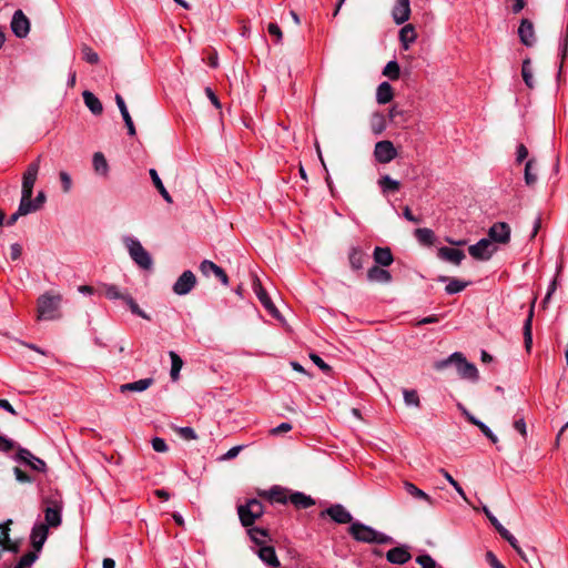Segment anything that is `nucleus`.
Wrapping results in <instances>:
<instances>
[{"label":"nucleus","instance_id":"nucleus-1","mask_svg":"<svg viewBox=\"0 0 568 568\" xmlns=\"http://www.w3.org/2000/svg\"><path fill=\"white\" fill-rule=\"evenodd\" d=\"M348 534L358 542L387 545L393 544L390 536L375 530L373 527L355 520L348 527Z\"/></svg>","mask_w":568,"mask_h":568},{"label":"nucleus","instance_id":"nucleus-2","mask_svg":"<svg viewBox=\"0 0 568 568\" xmlns=\"http://www.w3.org/2000/svg\"><path fill=\"white\" fill-rule=\"evenodd\" d=\"M449 365L456 366V369L462 378L469 381L478 379L477 367L474 364L467 362L466 357L462 353L455 352L449 357L442 361H437L434 364V367L437 371H443L447 368Z\"/></svg>","mask_w":568,"mask_h":568},{"label":"nucleus","instance_id":"nucleus-3","mask_svg":"<svg viewBox=\"0 0 568 568\" xmlns=\"http://www.w3.org/2000/svg\"><path fill=\"white\" fill-rule=\"evenodd\" d=\"M61 295H53L44 293L38 298V320L39 321H53L61 317L60 305Z\"/></svg>","mask_w":568,"mask_h":568},{"label":"nucleus","instance_id":"nucleus-4","mask_svg":"<svg viewBox=\"0 0 568 568\" xmlns=\"http://www.w3.org/2000/svg\"><path fill=\"white\" fill-rule=\"evenodd\" d=\"M237 514L242 526L248 528L263 516L264 506L258 499L252 498L244 505L237 506Z\"/></svg>","mask_w":568,"mask_h":568},{"label":"nucleus","instance_id":"nucleus-5","mask_svg":"<svg viewBox=\"0 0 568 568\" xmlns=\"http://www.w3.org/2000/svg\"><path fill=\"white\" fill-rule=\"evenodd\" d=\"M124 244L128 252L134 263L143 270H150L153 265V261L149 252L142 246L139 240L126 236L124 237Z\"/></svg>","mask_w":568,"mask_h":568},{"label":"nucleus","instance_id":"nucleus-6","mask_svg":"<svg viewBox=\"0 0 568 568\" xmlns=\"http://www.w3.org/2000/svg\"><path fill=\"white\" fill-rule=\"evenodd\" d=\"M374 156L378 163L386 164L397 156V150L393 142L383 140L375 144Z\"/></svg>","mask_w":568,"mask_h":568},{"label":"nucleus","instance_id":"nucleus-7","mask_svg":"<svg viewBox=\"0 0 568 568\" xmlns=\"http://www.w3.org/2000/svg\"><path fill=\"white\" fill-rule=\"evenodd\" d=\"M496 251V247L488 239H481L476 244L470 245L468 247V252L470 256H473L476 260L486 261L491 257L494 252Z\"/></svg>","mask_w":568,"mask_h":568},{"label":"nucleus","instance_id":"nucleus-8","mask_svg":"<svg viewBox=\"0 0 568 568\" xmlns=\"http://www.w3.org/2000/svg\"><path fill=\"white\" fill-rule=\"evenodd\" d=\"M196 285V277L192 271H184L173 285V292L176 295L189 294Z\"/></svg>","mask_w":568,"mask_h":568},{"label":"nucleus","instance_id":"nucleus-9","mask_svg":"<svg viewBox=\"0 0 568 568\" xmlns=\"http://www.w3.org/2000/svg\"><path fill=\"white\" fill-rule=\"evenodd\" d=\"M40 169V156L30 163L22 176V190L21 193L33 194V186L38 178Z\"/></svg>","mask_w":568,"mask_h":568},{"label":"nucleus","instance_id":"nucleus-10","mask_svg":"<svg viewBox=\"0 0 568 568\" xmlns=\"http://www.w3.org/2000/svg\"><path fill=\"white\" fill-rule=\"evenodd\" d=\"M327 515L337 524H351L354 523L351 513L341 504L332 505L321 513V516Z\"/></svg>","mask_w":568,"mask_h":568},{"label":"nucleus","instance_id":"nucleus-11","mask_svg":"<svg viewBox=\"0 0 568 568\" xmlns=\"http://www.w3.org/2000/svg\"><path fill=\"white\" fill-rule=\"evenodd\" d=\"M11 30L18 38H26L30 31V21L22 12L17 10L11 20Z\"/></svg>","mask_w":568,"mask_h":568},{"label":"nucleus","instance_id":"nucleus-12","mask_svg":"<svg viewBox=\"0 0 568 568\" xmlns=\"http://www.w3.org/2000/svg\"><path fill=\"white\" fill-rule=\"evenodd\" d=\"M253 291L255 295L257 296L261 304L264 306V308L272 315H276L278 313L276 306L272 302L271 297L268 296L266 290L263 287L261 281L255 277L253 281Z\"/></svg>","mask_w":568,"mask_h":568},{"label":"nucleus","instance_id":"nucleus-13","mask_svg":"<svg viewBox=\"0 0 568 568\" xmlns=\"http://www.w3.org/2000/svg\"><path fill=\"white\" fill-rule=\"evenodd\" d=\"M488 236V240H490L491 243L495 242L505 244L510 239V227L507 223L497 222L490 226Z\"/></svg>","mask_w":568,"mask_h":568},{"label":"nucleus","instance_id":"nucleus-14","mask_svg":"<svg viewBox=\"0 0 568 568\" xmlns=\"http://www.w3.org/2000/svg\"><path fill=\"white\" fill-rule=\"evenodd\" d=\"M392 16L396 24L405 23L410 17L409 0H396L392 10Z\"/></svg>","mask_w":568,"mask_h":568},{"label":"nucleus","instance_id":"nucleus-15","mask_svg":"<svg viewBox=\"0 0 568 568\" xmlns=\"http://www.w3.org/2000/svg\"><path fill=\"white\" fill-rule=\"evenodd\" d=\"M520 41L526 47H532L536 43L534 24L528 19H523L518 28Z\"/></svg>","mask_w":568,"mask_h":568},{"label":"nucleus","instance_id":"nucleus-16","mask_svg":"<svg viewBox=\"0 0 568 568\" xmlns=\"http://www.w3.org/2000/svg\"><path fill=\"white\" fill-rule=\"evenodd\" d=\"M200 271L204 276H210L211 274L215 275L223 285L229 284V276L226 275L224 270L216 265L215 263H213L212 261L204 260L200 264Z\"/></svg>","mask_w":568,"mask_h":568},{"label":"nucleus","instance_id":"nucleus-17","mask_svg":"<svg viewBox=\"0 0 568 568\" xmlns=\"http://www.w3.org/2000/svg\"><path fill=\"white\" fill-rule=\"evenodd\" d=\"M412 558L406 546L394 547L386 552V559L394 565H404Z\"/></svg>","mask_w":568,"mask_h":568},{"label":"nucleus","instance_id":"nucleus-18","mask_svg":"<svg viewBox=\"0 0 568 568\" xmlns=\"http://www.w3.org/2000/svg\"><path fill=\"white\" fill-rule=\"evenodd\" d=\"M48 538V527L44 524H37L33 526L31 531V544L36 551L42 549L43 544Z\"/></svg>","mask_w":568,"mask_h":568},{"label":"nucleus","instance_id":"nucleus-19","mask_svg":"<svg viewBox=\"0 0 568 568\" xmlns=\"http://www.w3.org/2000/svg\"><path fill=\"white\" fill-rule=\"evenodd\" d=\"M437 256L443 261L459 265L465 258V253L458 248L443 246L438 248Z\"/></svg>","mask_w":568,"mask_h":568},{"label":"nucleus","instance_id":"nucleus-20","mask_svg":"<svg viewBox=\"0 0 568 568\" xmlns=\"http://www.w3.org/2000/svg\"><path fill=\"white\" fill-rule=\"evenodd\" d=\"M18 457L20 460L26 463L28 466H30L34 470L43 473L47 469L45 463L42 459L32 455L28 449L21 448L18 452Z\"/></svg>","mask_w":568,"mask_h":568},{"label":"nucleus","instance_id":"nucleus-21","mask_svg":"<svg viewBox=\"0 0 568 568\" xmlns=\"http://www.w3.org/2000/svg\"><path fill=\"white\" fill-rule=\"evenodd\" d=\"M367 260V254L358 246H353L348 252V263L353 271H361Z\"/></svg>","mask_w":568,"mask_h":568},{"label":"nucleus","instance_id":"nucleus-22","mask_svg":"<svg viewBox=\"0 0 568 568\" xmlns=\"http://www.w3.org/2000/svg\"><path fill=\"white\" fill-rule=\"evenodd\" d=\"M367 280L374 283L388 284L392 282V274L378 265L372 266L367 271Z\"/></svg>","mask_w":568,"mask_h":568},{"label":"nucleus","instance_id":"nucleus-23","mask_svg":"<svg viewBox=\"0 0 568 568\" xmlns=\"http://www.w3.org/2000/svg\"><path fill=\"white\" fill-rule=\"evenodd\" d=\"M258 558L271 568H278L280 560L276 556L275 549L272 546H262L257 550Z\"/></svg>","mask_w":568,"mask_h":568},{"label":"nucleus","instance_id":"nucleus-24","mask_svg":"<svg viewBox=\"0 0 568 568\" xmlns=\"http://www.w3.org/2000/svg\"><path fill=\"white\" fill-rule=\"evenodd\" d=\"M115 102L121 112V115H122L125 126L128 129L129 135H131V136L135 135V133H136L135 126H134L132 118L128 111L124 99L120 94H115Z\"/></svg>","mask_w":568,"mask_h":568},{"label":"nucleus","instance_id":"nucleus-25","mask_svg":"<svg viewBox=\"0 0 568 568\" xmlns=\"http://www.w3.org/2000/svg\"><path fill=\"white\" fill-rule=\"evenodd\" d=\"M373 258L377 265L383 267L389 266L394 262L389 247L376 246L373 252Z\"/></svg>","mask_w":568,"mask_h":568},{"label":"nucleus","instance_id":"nucleus-26","mask_svg":"<svg viewBox=\"0 0 568 568\" xmlns=\"http://www.w3.org/2000/svg\"><path fill=\"white\" fill-rule=\"evenodd\" d=\"M288 501L298 509H306L315 504L314 499L311 496H307L300 491L291 494L288 497Z\"/></svg>","mask_w":568,"mask_h":568},{"label":"nucleus","instance_id":"nucleus-27","mask_svg":"<svg viewBox=\"0 0 568 568\" xmlns=\"http://www.w3.org/2000/svg\"><path fill=\"white\" fill-rule=\"evenodd\" d=\"M153 378H143V379H139V381H135V382H132V383H126V384H122L120 386V390L122 393H125V392H144L152 384H153Z\"/></svg>","mask_w":568,"mask_h":568},{"label":"nucleus","instance_id":"nucleus-28","mask_svg":"<svg viewBox=\"0 0 568 568\" xmlns=\"http://www.w3.org/2000/svg\"><path fill=\"white\" fill-rule=\"evenodd\" d=\"M44 519L47 527H58L61 525V508L58 506L47 507L44 509Z\"/></svg>","mask_w":568,"mask_h":568},{"label":"nucleus","instance_id":"nucleus-29","mask_svg":"<svg viewBox=\"0 0 568 568\" xmlns=\"http://www.w3.org/2000/svg\"><path fill=\"white\" fill-rule=\"evenodd\" d=\"M93 170L94 172L103 178H106L109 174V164L105 156L101 152H95L92 159Z\"/></svg>","mask_w":568,"mask_h":568},{"label":"nucleus","instance_id":"nucleus-30","mask_svg":"<svg viewBox=\"0 0 568 568\" xmlns=\"http://www.w3.org/2000/svg\"><path fill=\"white\" fill-rule=\"evenodd\" d=\"M84 104L95 115H99L103 111L101 101L90 91L82 93Z\"/></svg>","mask_w":568,"mask_h":568},{"label":"nucleus","instance_id":"nucleus-31","mask_svg":"<svg viewBox=\"0 0 568 568\" xmlns=\"http://www.w3.org/2000/svg\"><path fill=\"white\" fill-rule=\"evenodd\" d=\"M525 183L527 186H534L538 180L537 163L530 159L525 164L524 173Z\"/></svg>","mask_w":568,"mask_h":568},{"label":"nucleus","instance_id":"nucleus-32","mask_svg":"<svg viewBox=\"0 0 568 568\" xmlns=\"http://www.w3.org/2000/svg\"><path fill=\"white\" fill-rule=\"evenodd\" d=\"M404 488L408 495H410L415 499H420L426 501L428 505H433L434 500L433 498L426 494L424 490L419 489L417 486H415L413 483L405 481Z\"/></svg>","mask_w":568,"mask_h":568},{"label":"nucleus","instance_id":"nucleus-33","mask_svg":"<svg viewBox=\"0 0 568 568\" xmlns=\"http://www.w3.org/2000/svg\"><path fill=\"white\" fill-rule=\"evenodd\" d=\"M394 97L393 88L388 82H382L377 87L376 100L379 104H386L392 101Z\"/></svg>","mask_w":568,"mask_h":568},{"label":"nucleus","instance_id":"nucleus-34","mask_svg":"<svg viewBox=\"0 0 568 568\" xmlns=\"http://www.w3.org/2000/svg\"><path fill=\"white\" fill-rule=\"evenodd\" d=\"M534 306L535 302H532L528 316L524 323V339H525V347L527 351H530L531 344H532V333H531V325H532V316H534Z\"/></svg>","mask_w":568,"mask_h":568},{"label":"nucleus","instance_id":"nucleus-35","mask_svg":"<svg viewBox=\"0 0 568 568\" xmlns=\"http://www.w3.org/2000/svg\"><path fill=\"white\" fill-rule=\"evenodd\" d=\"M37 205H34V202L32 200V194L28 193H21V200L18 207V213L22 214L23 216L27 214H30L32 212H36Z\"/></svg>","mask_w":568,"mask_h":568},{"label":"nucleus","instance_id":"nucleus-36","mask_svg":"<svg viewBox=\"0 0 568 568\" xmlns=\"http://www.w3.org/2000/svg\"><path fill=\"white\" fill-rule=\"evenodd\" d=\"M149 174L151 176V180H152L154 186L156 187L159 193L162 195L164 201L168 202V203H172L173 200H172L171 195L169 194V192L166 191L164 184L162 183V180L160 179L156 170L155 169H150L149 170Z\"/></svg>","mask_w":568,"mask_h":568},{"label":"nucleus","instance_id":"nucleus-37","mask_svg":"<svg viewBox=\"0 0 568 568\" xmlns=\"http://www.w3.org/2000/svg\"><path fill=\"white\" fill-rule=\"evenodd\" d=\"M399 40L404 49H408L409 44L416 40V32L412 24H406L400 29Z\"/></svg>","mask_w":568,"mask_h":568},{"label":"nucleus","instance_id":"nucleus-38","mask_svg":"<svg viewBox=\"0 0 568 568\" xmlns=\"http://www.w3.org/2000/svg\"><path fill=\"white\" fill-rule=\"evenodd\" d=\"M414 234L420 244L427 245V246H430L434 244L435 233L430 229H427V227L416 229Z\"/></svg>","mask_w":568,"mask_h":568},{"label":"nucleus","instance_id":"nucleus-39","mask_svg":"<svg viewBox=\"0 0 568 568\" xmlns=\"http://www.w3.org/2000/svg\"><path fill=\"white\" fill-rule=\"evenodd\" d=\"M170 355V358H171V372H170V375H171V378L173 382H176L180 377V371L183 366V361L182 358L173 351H171L169 353Z\"/></svg>","mask_w":568,"mask_h":568},{"label":"nucleus","instance_id":"nucleus-40","mask_svg":"<svg viewBox=\"0 0 568 568\" xmlns=\"http://www.w3.org/2000/svg\"><path fill=\"white\" fill-rule=\"evenodd\" d=\"M247 534L255 545L260 547L265 546L263 538L268 536V531L266 529L258 527H248Z\"/></svg>","mask_w":568,"mask_h":568},{"label":"nucleus","instance_id":"nucleus-41","mask_svg":"<svg viewBox=\"0 0 568 568\" xmlns=\"http://www.w3.org/2000/svg\"><path fill=\"white\" fill-rule=\"evenodd\" d=\"M378 185L384 193L397 192L400 187V183L397 180L392 179L389 175H384L379 179Z\"/></svg>","mask_w":568,"mask_h":568},{"label":"nucleus","instance_id":"nucleus-42","mask_svg":"<svg viewBox=\"0 0 568 568\" xmlns=\"http://www.w3.org/2000/svg\"><path fill=\"white\" fill-rule=\"evenodd\" d=\"M521 75H523V80H524L525 84L529 89H532L535 87V82H534V75H532V69H531V61H530V59H525L523 61Z\"/></svg>","mask_w":568,"mask_h":568},{"label":"nucleus","instance_id":"nucleus-43","mask_svg":"<svg viewBox=\"0 0 568 568\" xmlns=\"http://www.w3.org/2000/svg\"><path fill=\"white\" fill-rule=\"evenodd\" d=\"M103 290L105 297L109 300H122L124 302L125 296L129 295L126 292H121L120 288L114 284H104Z\"/></svg>","mask_w":568,"mask_h":568},{"label":"nucleus","instance_id":"nucleus-44","mask_svg":"<svg viewBox=\"0 0 568 568\" xmlns=\"http://www.w3.org/2000/svg\"><path fill=\"white\" fill-rule=\"evenodd\" d=\"M468 284H469L468 282H463L460 280L453 278L446 285L445 291L449 295L457 294V293L464 291L468 286Z\"/></svg>","mask_w":568,"mask_h":568},{"label":"nucleus","instance_id":"nucleus-45","mask_svg":"<svg viewBox=\"0 0 568 568\" xmlns=\"http://www.w3.org/2000/svg\"><path fill=\"white\" fill-rule=\"evenodd\" d=\"M399 64L396 61H389L383 70V74L388 77L390 80H397L399 78Z\"/></svg>","mask_w":568,"mask_h":568},{"label":"nucleus","instance_id":"nucleus-46","mask_svg":"<svg viewBox=\"0 0 568 568\" xmlns=\"http://www.w3.org/2000/svg\"><path fill=\"white\" fill-rule=\"evenodd\" d=\"M125 304L129 306L130 311L134 314V315H138L144 320H150V316L140 308V306L136 304V302L134 301V298L129 294L128 296H125V300H124Z\"/></svg>","mask_w":568,"mask_h":568},{"label":"nucleus","instance_id":"nucleus-47","mask_svg":"<svg viewBox=\"0 0 568 568\" xmlns=\"http://www.w3.org/2000/svg\"><path fill=\"white\" fill-rule=\"evenodd\" d=\"M372 131L378 135L386 129L385 119L382 114H374L371 121Z\"/></svg>","mask_w":568,"mask_h":568},{"label":"nucleus","instance_id":"nucleus-48","mask_svg":"<svg viewBox=\"0 0 568 568\" xmlns=\"http://www.w3.org/2000/svg\"><path fill=\"white\" fill-rule=\"evenodd\" d=\"M404 402L407 406L419 407L420 400L417 392L415 389H404Z\"/></svg>","mask_w":568,"mask_h":568},{"label":"nucleus","instance_id":"nucleus-49","mask_svg":"<svg viewBox=\"0 0 568 568\" xmlns=\"http://www.w3.org/2000/svg\"><path fill=\"white\" fill-rule=\"evenodd\" d=\"M172 428L181 438H183L185 440H194L197 438V435L192 427L173 426Z\"/></svg>","mask_w":568,"mask_h":568},{"label":"nucleus","instance_id":"nucleus-50","mask_svg":"<svg viewBox=\"0 0 568 568\" xmlns=\"http://www.w3.org/2000/svg\"><path fill=\"white\" fill-rule=\"evenodd\" d=\"M416 562L420 565L422 568H443L437 565L430 555L427 554L416 557Z\"/></svg>","mask_w":568,"mask_h":568},{"label":"nucleus","instance_id":"nucleus-51","mask_svg":"<svg viewBox=\"0 0 568 568\" xmlns=\"http://www.w3.org/2000/svg\"><path fill=\"white\" fill-rule=\"evenodd\" d=\"M38 559V555L33 551L24 554L14 568H28Z\"/></svg>","mask_w":568,"mask_h":568},{"label":"nucleus","instance_id":"nucleus-52","mask_svg":"<svg viewBox=\"0 0 568 568\" xmlns=\"http://www.w3.org/2000/svg\"><path fill=\"white\" fill-rule=\"evenodd\" d=\"M83 59L90 64H97L99 62V55L90 47H82Z\"/></svg>","mask_w":568,"mask_h":568},{"label":"nucleus","instance_id":"nucleus-53","mask_svg":"<svg viewBox=\"0 0 568 568\" xmlns=\"http://www.w3.org/2000/svg\"><path fill=\"white\" fill-rule=\"evenodd\" d=\"M59 178H60V181H61V184H62V191L64 193H69L71 191V187H72V180H71V176L68 172L65 171H61L59 173Z\"/></svg>","mask_w":568,"mask_h":568},{"label":"nucleus","instance_id":"nucleus-54","mask_svg":"<svg viewBox=\"0 0 568 568\" xmlns=\"http://www.w3.org/2000/svg\"><path fill=\"white\" fill-rule=\"evenodd\" d=\"M498 532L499 535L509 542V545L513 547V548H517V544H518V540L515 538V536L513 534L509 532V530H507L504 526L503 527H498Z\"/></svg>","mask_w":568,"mask_h":568},{"label":"nucleus","instance_id":"nucleus-55","mask_svg":"<svg viewBox=\"0 0 568 568\" xmlns=\"http://www.w3.org/2000/svg\"><path fill=\"white\" fill-rule=\"evenodd\" d=\"M310 358L312 359V362L324 373H328L331 372V366L328 364H326L321 356H318L317 354H314L312 353L310 355Z\"/></svg>","mask_w":568,"mask_h":568},{"label":"nucleus","instance_id":"nucleus-56","mask_svg":"<svg viewBox=\"0 0 568 568\" xmlns=\"http://www.w3.org/2000/svg\"><path fill=\"white\" fill-rule=\"evenodd\" d=\"M12 524V520L9 519L3 526L0 525V546L2 547L6 542H9V525Z\"/></svg>","mask_w":568,"mask_h":568},{"label":"nucleus","instance_id":"nucleus-57","mask_svg":"<svg viewBox=\"0 0 568 568\" xmlns=\"http://www.w3.org/2000/svg\"><path fill=\"white\" fill-rule=\"evenodd\" d=\"M152 447L158 453H165L168 452L169 447L163 438L154 437L152 439Z\"/></svg>","mask_w":568,"mask_h":568},{"label":"nucleus","instance_id":"nucleus-58","mask_svg":"<svg viewBox=\"0 0 568 568\" xmlns=\"http://www.w3.org/2000/svg\"><path fill=\"white\" fill-rule=\"evenodd\" d=\"M556 288H557V280H556V278H554V280L551 281V283H550L549 287H548V291H547V294H546L545 298H544V300H542V302H541V306H542V308H546V307H547V305H548V303H549V301H550V298H551L552 294L555 293Z\"/></svg>","mask_w":568,"mask_h":568},{"label":"nucleus","instance_id":"nucleus-59","mask_svg":"<svg viewBox=\"0 0 568 568\" xmlns=\"http://www.w3.org/2000/svg\"><path fill=\"white\" fill-rule=\"evenodd\" d=\"M486 560L491 566V568H506L495 556L493 551L486 552Z\"/></svg>","mask_w":568,"mask_h":568},{"label":"nucleus","instance_id":"nucleus-60","mask_svg":"<svg viewBox=\"0 0 568 568\" xmlns=\"http://www.w3.org/2000/svg\"><path fill=\"white\" fill-rule=\"evenodd\" d=\"M267 31L271 36L276 38L277 42H281L283 34H282L281 28L277 26V23H270L267 26Z\"/></svg>","mask_w":568,"mask_h":568},{"label":"nucleus","instance_id":"nucleus-61","mask_svg":"<svg viewBox=\"0 0 568 568\" xmlns=\"http://www.w3.org/2000/svg\"><path fill=\"white\" fill-rule=\"evenodd\" d=\"M292 429V425L290 423H282L278 426L271 429V434L276 436L282 433H287Z\"/></svg>","mask_w":568,"mask_h":568},{"label":"nucleus","instance_id":"nucleus-62","mask_svg":"<svg viewBox=\"0 0 568 568\" xmlns=\"http://www.w3.org/2000/svg\"><path fill=\"white\" fill-rule=\"evenodd\" d=\"M514 428L519 432L524 437L527 436V428L524 417H520L514 422Z\"/></svg>","mask_w":568,"mask_h":568},{"label":"nucleus","instance_id":"nucleus-63","mask_svg":"<svg viewBox=\"0 0 568 568\" xmlns=\"http://www.w3.org/2000/svg\"><path fill=\"white\" fill-rule=\"evenodd\" d=\"M14 475H16V479L20 483L32 481V478L28 474H26L23 470H21L19 467L14 468Z\"/></svg>","mask_w":568,"mask_h":568},{"label":"nucleus","instance_id":"nucleus-64","mask_svg":"<svg viewBox=\"0 0 568 568\" xmlns=\"http://www.w3.org/2000/svg\"><path fill=\"white\" fill-rule=\"evenodd\" d=\"M243 446H234L231 449H229L222 457L224 460H230L235 458L239 453L242 450Z\"/></svg>","mask_w":568,"mask_h":568}]
</instances>
